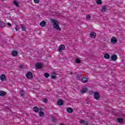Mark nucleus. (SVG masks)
Segmentation results:
<instances>
[{
    "instance_id": "1",
    "label": "nucleus",
    "mask_w": 125,
    "mask_h": 125,
    "mask_svg": "<svg viewBox=\"0 0 125 125\" xmlns=\"http://www.w3.org/2000/svg\"><path fill=\"white\" fill-rule=\"evenodd\" d=\"M50 21L52 22V23H53V26L55 29H56V30H58V31H61L60 26H59V25L58 24V21H57L53 19H50Z\"/></svg>"
},
{
    "instance_id": "2",
    "label": "nucleus",
    "mask_w": 125,
    "mask_h": 125,
    "mask_svg": "<svg viewBox=\"0 0 125 125\" xmlns=\"http://www.w3.org/2000/svg\"><path fill=\"white\" fill-rule=\"evenodd\" d=\"M94 98L96 100H99L100 99V95L98 91H96L94 93Z\"/></svg>"
},
{
    "instance_id": "3",
    "label": "nucleus",
    "mask_w": 125,
    "mask_h": 125,
    "mask_svg": "<svg viewBox=\"0 0 125 125\" xmlns=\"http://www.w3.org/2000/svg\"><path fill=\"white\" fill-rule=\"evenodd\" d=\"M26 78L28 79V80H31L33 79V74L31 72L29 71L26 74Z\"/></svg>"
},
{
    "instance_id": "4",
    "label": "nucleus",
    "mask_w": 125,
    "mask_h": 125,
    "mask_svg": "<svg viewBox=\"0 0 125 125\" xmlns=\"http://www.w3.org/2000/svg\"><path fill=\"white\" fill-rule=\"evenodd\" d=\"M117 42H118V39H117L116 37H113L111 38V43H113V44L117 43Z\"/></svg>"
},
{
    "instance_id": "5",
    "label": "nucleus",
    "mask_w": 125,
    "mask_h": 125,
    "mask_svg": "<svg viewBox=\"0 0 125 125\" xmlns=\"http://www.w3.org/2000/svg\"><path fill=\"white\" fill-rule=\"evenodd\" d=\"M64 49H65V45L62 44L59 46V52H62V50H64Z\"/></svg>"
},
{
    "instance_id": "6",
    "label": "nucleus",
    "mask_w": 125,
    "mask_h": 125,
    "mask_svg": "<svg viewBox=\"0 0 125 125\" xmlns=\"http://www.w3.org/2000/svg\"><path fill=\"white\" fill-rule=\"evenodd\" d=\"M64 104V101L62 99H59L57 101V105H59V106H62Z\"/></svg>"
},
{
    "instance_id": "7",
    "label": "nucleus",
    "mask_w": 125,
    "mask_h": 125,
    "mask_svg": "<svg viewBox=\"0 0 125 125\" xmlns=\"http://www.w3.org/2000/svg\"><path fill=\"white\" fill-rule=\"evenodd\" d=\"M118 59V56H117V55L113 54L111 56V60L112 61H116Z\"/></svg>"
},
{
    "instance_id": "8",
    "label": "nucleus",
    "mask_w": 125,
    "mask_h": 125,
    "mask_svg": "<svg viewBox=\"0 0 125 125\" xmlns=\"http://www.w3.org/2000/svg\"><path fill=\"white\" fill-rule=\"evenodd\" d=\"M36 69H42V64L40 62H38L36 64Z\"/></svg>"
},
{
    "instance_id": "9",
    "label": "nucleus",
    "mask_w": 125,
    "mask_h": 125,
    "mask_svg": "<svg viewBox=\"0 0 125 125\" xmlns=\"http://www.w3.org/2000/svg\"><path fill=\"white\" fill-rule=\"evenodd\" d=\"M89 36L91 38H92L93 39H95V38H96V33L94 32H91L90 33Z\"/></svg>"
},
{
    "instance_id": "10",
    "label": "nucleus",
    "mask_w": 125,
    "mask_h": 125,
    "mask_svg": "<svg viewBox=\"0 0 125 125\" xmlns=\"http://www.w3.org/2000/svg\"><path fill=\"white\" fill-rule=\"evenodd\" d=\"M12 55L15 57L18 55V52L16 50H13L12 51Z\"/></svg>"
},
{
    "instance_id": "11",
    "label": "nucleus",
    "mask_w": 125,
    "mask_h": 125,
    "mask_svg": "<svg viewBox=\"0 0 125 125\" xmlns=\"http://www.w3.org/2000/svg\"><path fill=\"white\" fill-rule=\"evenodd\" d=\"M106 10H107V7L106 5H104L102 6V9H101V11L103 13L106 12Z\"/></svg>"
},
{
    "instance_id": "12",
    "label": "nucleus",
    "mask_w": 125,
    "mask_h": 125,
    "mask_svg": "<svg viewBox=\"0 0 125 125\" xmlns=\"http://www.w3.org/2000/svg\"><path fill=\"white\" fill-rule=\"evenodd\" d=\"M117 121L120 124H123L125 122V120L123 118H118Z\"/></svg>"
},
{
    "instance_id": "13",
    "label": "nucleus",
    "mask_w": 125,
    "mask_h": 125,
    "mask_svg": "<svg viewBox=\"0 0 125 125\" xmlns=\"http://www.w3.org/2000/svg\"><path fill=\"white\" fill-rule=\"evenodd\" d=\"M0 78L1 82H4V81L6 80V78L5 77V75L3 74L1 75Z\"/></svg>"
},
{
    "instance_id": "14",
    "label": "nucleus",
    "mask_w": 125,
    "mask_h": 125,
    "mask_svg": "<svg viewBox=\"0 0 125 125\" xmlns=\"http://www.w3.org/2000/svg\"><path fill=\"white\" fill-rule=\"evenodd\" d=\"M87 90V88H86V87H83L82 89V90L81 91V93H82V94H83L85 93V92H86Z\"/></svg>"
},
{
    "instance_id": "15",
    "label": "nucleus",
    "mask_w": 125,
    "mask_h": 125,
    "mask_svg": "<svg viewBox=\"0 0 125 125\" xmlns=\"http://www.w3.org/2000/svg\"><path fill=\"white\" fill-rule=\"evenodd\" d=\"M6 95V92L3 91H0V96L3 97Z\"/></svg>"
},
{
    "instance_id": "16",
    "label": "nucleus",
    "mask_w": 125,
    "mask_h": 125,
    "mask_svg": "<svg viewBox=\"0 0 125 125\" xmlns=\"http://www.w3.org/2000/svg\"><path fill=\"white\" fill-rule=\"evenodd\" d=\"M5 27V23L4 22L0 21V28H4Z\"/></svg>"
},
{
    "instance_id": "17",
    "label": "nucleus",
    "mask_w": 125,
    "mask_h": 125,
    "mask_svg": "<svg viewBox=\"0 0 125 125\" xmlns=\"http://www.w3.org/2000/svg\"><path fill=\"white\" fill-rule=\"evenodd\" d=\"M33 110L35 113H38L39 111H40V108L37 106H34Z\"/></svg>"
},
{
    "instance_id": "18",
    "label": "nucleus",
    "mask_w": 125,
    "mask_h": 125,
    "mask_svg": "<svg viewBox=\"0 0 125 125\" xmlns=\"http://www.w3.org/2000/svg\"><path fill=\"white\" fill-rule=\"evenodd\" d=\"M66 111L68 113H69L70 114H71V113H73V108L71 107H68L66 108Z\"/></svg>"
},
{
    "instance_id": "19",
    "label": "nucleus",
    "mask_w": 125,
    "mask_h": 125,
    "mask_svg": "<svg viewBox=\"0 0 125 125\" xmlns=\"http://www.w3.org/2000/svg\"><path fill=\"white\" fill-rule=\"evenodd\" d=\"M46 24V22H45V21H43L41 22H40V26H41V27H44Z\"/></svg>"
},
{
    "instance_id": "20",
    "label": "nucleus",
    "mask_w": 125,
    "mask_h": 125,
    "mask_svg": "<svg viewBox=\"0 0 125 125\" xmlns=\"http://www.w3.org/2000/svg\"><path fill=\"white\" fill-rule=\"evenodd\" d=\"M81 82H82V83H87V78H86L85 77L82 78L81 79Z\"/></svg>"
},
{
    "instance_id": "21",
    "label": "nucleus",
    "mask_w": 125,
    "mask_h": 125,
    "mask_svg": "<svg viewBox=\"0 0 125 125\" xmlns=\"http://www.w3.org/2000/svg\"><path fill=\"white\" fill-rule=\"evenodd\" d=\"M13 3L14 4V5L17 6V7H19V3L17 2V1L16 0H14Z\"/></svg>"
},
{
    "instance_id": "22",
    "label": "nucleus",
    "mask_w": 125,
    "mask_h": 125,
    "mask_svg": "<svg viewBox=\"0 0 125 125\" xmlns=\"http://www.w3.org/2000/svg\"><path fill=\"white\" fill-rule=\"evenodd\" d=\"M104 57L105 59H109V58H110V55L108 53H106L104 55Z\"/></svg>"
},
{
    "instance_id": "23",
    "label": "nucleus",
    "mask_w": 125,
    "mask_h": 125,
    "mask_svg": "<svg viewBox=\"0 0 125 125\" xmlns=\"http://www.w3.org/2000/svg\"><path fill=\"white\" fill-rule=\"evenodd\" d=\"M82 74H78L77 75L76 78L77 80H78V81H79V80H81V79L82 78Z\"/></svg>"
},
{
    "instance_id": "24",
    "label": "nucleus",
    "mask_w": 125,
    "mask_h": 125,
    "mask_svg": "<svg viewBox=\"0 0 125 125\" xmlns=\"http://www.w3.org/2000/svg\"><path fill=\"white\" fill-rule=\"evenodd\" d=\"M56 78H57V77L56 76V74L53 73V75H51V79H52V80H54L56 79Z\"/></svg>"
},
{
    "instance_id": "25",
    "label": "nucleus",
    "mask_w": 125,
    "mask_h": 125,
    "mask_svg": "<svg viewBox=\"0 0 125 125\" xmlns=\"http://www.w3.org/2000/svg\"><path fill=\"white\" fill-rule=\"evenodd\" d=\"M97 4H102V0H96V1Z\"/></svg>"
},
{
    "instance_id": "26",
    "label": "nucleus",
    "mask_w": 125,
    "mask_h": 125,
    "mask_svg": "<svg viewBox=\"0 0 125 125\" xmlns=\"http://www.w3.org/2000/svg\"><path fill=\"white\" fill-rule=\"evenodd\" d=\"M40 117H43L44 116V112L42 111H40L39 112Z\"/></svg>"
},
{
    "instance_id": "27",
    "label": "nucleus",
    "mask_w": 125,
    "mask_h": 125,
    "mask_svg": "<svg viewBox=\"0 0 125 125\" xmlns=\"http://www.w3.org/2000/svg\"><path fill=\"white\" fill-rule=\"evenodd\" d=\"M75 62L77 64H79V63H81V60L79 58H77L76 59Z\"/></svg>"
},
{
    "instance_id": "28",
    "label": "nucleus",
    "mask_w": 125,
    "mask_h": 125,
    "mask_svg": "<svg viewBox=\"0 0 125 125\" xmlns=\"http://www.w3.org/2000/svg\"><path fill=\"white\" fill-rule=\"evenodd\" d=\"M20 95L21 96H24V92L23 90L20 91Z\"/></svg>"
},
{
    "instance_id": "29",
    "label": "nucleus",
    "mask_w": 125,
    "mask_h": 125,
    "mask_svg": "<svg viewBox=\"0 0 125 125\" xmlns=\"http://www.w3.org/2000/svg\"><path fill=\"white\" fill-rule=\"evenodd\" d=\"M50 75L49 74H48L47 72H45L44 74V76L45 77V78H48V77H49Z\"/></svg>"
},
{
    "instance_id": "30",
    "label": "nucleus",
    "mask_w": 125,
    "mask_h": 125,
    "mask_svg": "<svg viewBox=\"0 0 125 125\" xmlns=\"http://www.w3.org/2000/svg\"><path fill=\"white\" fill-rule=\"evenodd\" d=\"M90 18H91L90 15H86V20H90Z\"/></svg>"
},
{
    "instance_id": "31",
    "label": "nucleus",
    "mask_w": 125,
    "mask_h": 125,
    "mask_svg": "<svg viewBox=\"0 0 125 125\" xmlns=\"http://www.w3.org/2000/svg\"><path fill=\"white\" fill-rule=\"evenodd\" d=\"M47 99L46 98H43L42 99V101L43 102V103H47Z\"/></svg>"
},
{
    "instance_id": "32",
    "label": "nucleus",
    "mask_w": 125,
    "mask_h": 125,
    "mask_svg": "<svg viewBox=\"0 0 125 125\" xmlns=\"http://www.w3.org/2000/svg\"><path fill=\"white\" fill-rule=\"evenodd\" d=\"M52 121H53L54 123L56 122V118H55V117L52 116Z\"/></svg>"
},
{
    "instance_id": "33",
    "label": "nucleus",
    "mask_w": 125,
    "mask_h": 125,
    "mask_svg": "<svg viewBox=\"0 0 125 125\" xmlns=\"http://www.w3.org/2000/svg\"><path fill=\"white\" fill-rule=\"evenodd\" d=\"M35 3H39L40 2V0H34Z\"/></svg>"
},
{
    "instance_id": "34",
    "label": "nucleus",
    "mask_w": 125,
    "mask_h": 125,
    "mask_svg": "<svg viewBox=\"0 0 125 125\" xmlns=\"http://www.w3.org/2000/svg\"><path fill=\"white\" fill-rule=\"evenodd\" d=\"M80 123H81V124H83L84 123V120H81L80 122Z\"/></svg>"
},
{
    "instance_id": "35",
    "label": "nucleus",
    "mask_w": 125,
    "mask_h": 125,
    "mask_svg": "<svg viewBox=\"0 0 125 125\" xmlns=\"http://www.w3.org/2000/svg\"><path fill=\"white\" fill-rule=\"evenodd\" d=\"M25 30V27L23 26H21V31H24Z\"/></svg>"
},
{
    "instance_id": "36",
    "label": "nucleus",
    "mask_w": 125,
    "mask_h": 125,
    "mask_svg": "<svg viewBox=\"0 0 125 125\" xmlns=\"http://www.w3.org/2000/svg\"><path fill=\"white\" fill-rule=\"evenodd\" d=\"M7 25H8V26H10V27H11V23H9V22H8L7 23Z\"/></svg>"
},
{
    "instance_id": "37",
    "label": "nucleus",
    "mask_w": 125,
    "mask_h": 125,
    "mask_svg": "<svg viewBox=\"0 0 125 125\" xmlns=\"http://www.w3.org/2000/svg\"><path fill=\"white\" fill-rule=\"evenodd\" d=\"M83 124L84 125H88V123L87 122H84Z\"/></svg>"
},
{
    "instance_id": "38",
    "label": "nucleus",
    "mask_w": 125,
    "mask_h": 125,
    "mask_svg": "<svg viewBox=\"0 0 125 125\" xmlns=\"http://www.w3.org/2000/svg\"><path fill=\"white\" fill-rule=\"evenodd\" d=\"M39 110H40V111H44V109L43 108H42V107H40V108H39Z\"/></svg>"
},
{
    "instance_id": "39",
    "label": "nucleus",
    "mask_w": 125,
    "mask_h": 125,
    "mask_svg": "<svg viewBox=\"0 0 125 125\" xmlns=\"http://www.w3.org/2000/svg\"><path fill=\"white\" fill-rule=\"evenodd\" d=\"M15 30L16 31V32H18V27H15Z\"/></svg>"
},
{
    "instance_id": "40",
    "label": "nucleus",
    "mask_w": 125,
    "mask_h": 125,
    "mask_svg": "<svg viewBox=\"0 0 125 125\" xmlns=\"http://www.w3.org/2000/svg\"><path fill=\"white\" fill-rule=\"evenodd\" d=\"M20 69H22V68H23V65H20Z\"/></svg>"
},
{
    "instance_id": "41",
    "label": "nucleus",
    "mask_w": 125,
    "mask_h": 125,
    "mask_svg": "<svg viewBox=\"0 0 125 125\" xmlns=\"http://www.w3.org/2000/svg\"><path fill=\"white\" fill-rule=\"evenodd\" d=\"M90 93H91V94H94V92L93 91H91V92H90Z\"/></svg>"
},
{
    "instance_id": "42",
    "label": "nucleus",
    "mask_w": 125,
    "mask_h": 125,
    "mask_svg": "<svg viewBox=\"0 0 125 125\" xmlns=\"http://www.w3.org/2000/svg\"><path fill=\"white\" fill-rule=\"evenodd\" d=\"M61 125H65L64 124H61Z\"/></svg>"
},
{
    "instance_id": "43",
    "label": "nucleus",
    "mask_w": 125,
    "mask_h": 125,
    "mask_svg": "<svg viewBox=\"0 0 125 125\" xmlns=\"http://www.w3.org/2000/svg\"><path fill=\"white\" fill-rule=\"evenodd\" d=\"M73 72H70V75H72Z\"/></svg>"
},
{
    "instance_id": "44",
    "label": "nucleus",
    "mask_w": 125,
    "mask_h": 125,
    "mask_svg": "<svg viewBox=\"0 0 125 125\" xmlns=\"http://www.w3.org/2000/svg\"><path fill=\"white\" fill-rule=\"evenodd\" d=\"M6 109H9V107H6Z\"/></svg>"
},
{
    "instance_id": "45",
    "label": "nucleus",
    "mask_w": 125,
    "mask_h": 125,
    "mask_svg": "<svg viewBox=\"0 0 125 125\" xmlns=\"http://www.w3.org/2000/svg\"><path fill=\"white\" fill-rule=\"evenodd\" d=\"M2 0V1H4V0Z\"/></svg>"
}]
</instances>
